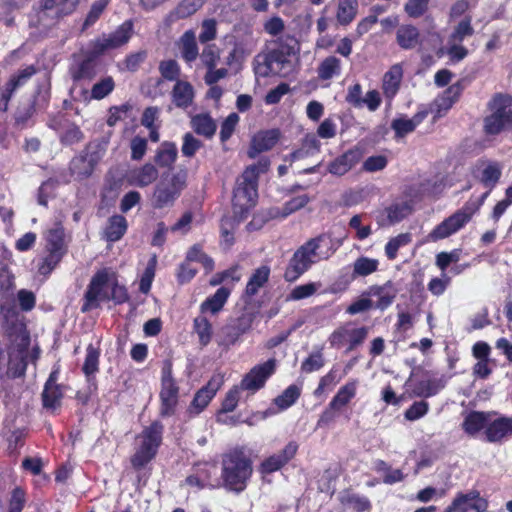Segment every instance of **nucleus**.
I'll list each match as a JSON object with an SVG mask.
<instances>
[{
	"label": "nucleus",
	"mask_w": 512,
	"mask_h": 512,
	"mask_svg": "<svg viewBox=\"0 0 512 512\" xmlns=\"http://www.w3.org/2000/svg\"><path fill=\"white\" fill-rule=\"evenodd\" d=\"M297 46V40L291 36L274 41L267 51L255 56L253 61L255 74L261 77H268L271 74L287 77L292 70L289 58L296 53Z\"/></svg>",
	"instance_id": "1"
},
{
	"label": "nucleus",
	"mask_w": 512,
	"mask_h": 512,
	"mask_svg": "<svg viewBox=\"0 0 512 512\" xmlns=\"http://www.w3.org/2000/svg\"><path fill=\"white\" fill-rule=\"evenodd\" d=\"M221 482L211 487H224L227 491L241 493L247 487L252 476L253 467L251 459L240 448H234L222 455Z\"/></svg>",
	"instance_id": "2"
},
{
	"label": "nucleus",
	"mask_w": 512,
	"mask_h": 512,
	"mask_svg": "<svg viewBox=\"0 0 512 512\" xmlns=\"http://www.w3.org/2000/svg\"><path fill=\"white\" fill-rule=\"evenodd\" d=\"M80 0H41L40 7L29 17V26L47 35L59 21L72 14Z\"/></svg>",
	"instance_id": "3"
},
{
	"label": "nucleus",
	"mask_w": 512,
	"mask_h": 512,
	"mask_svg": "<svg viewBox=\"0 0 512 512\" xmlns=\"http://www.w3.org/2000/svg\"><path fill=\"white\" fill-rule=\"evenodd\" d=\"M330 242L325 234H321L300 246L289 260L284 273L285 280L288 282L297 280L316 262V259L322 258V253L319 251L321 244L328 245Z\"/></svg>",
	"instance_id": "4"
},
{
	"label": "nucleus",
	"mask_w": 512,
	"mask_h": 512,
	"mask_svg": "<svg viewBox=\"0 0 512 512\" xmlns=\"http://www.w3.org/2000/svg\"><path fill=\"white\" fill-rule=\"evenodd\" d=\"M187 179L188 170L186 168H180L171 175L168 173L162 174L153 192L152 206L155 209L173 206L186 188Z\"/></svg>",
	"instance_id": "5"
},
{
	"label": "nucleus",
	"mask_w": 512,
	"mask_h": 512,
	"mask_svg": "<svg viewBox=\"0 0 512 512\" xmlns=\"http://www.w3.org/2000/svg\"><path fill=\"white\" fill-rule=\"evenodd\" d=\"M108 281L109 275L105 270H100L94 274L84 295L85 301L81 307L82 312L85 313L97 307L98 299L113 300L116 304H122L129 299L125 286L119 285L117 282L112 285L111 295L102 293V289L107 285Z\"/></svg>",
	"instance_id": "6"
},
{
	"label": "nucleus",
	"mask_w": 512,
	"mask_h": 512,
	"mask_svg": "<svg viewBox=\"0 0 512 512\" xmlns=\"http://www.w3.org/2000/svg\"><path fill=\"white\" fill-rule=\"evenodd\" d=\"M487 108L490 114L483 120V130L486 135H498L512 124V97L510 95L496 93L488 102Z\"/></svg>",
	"instance_id": "7"
},
{
	"label": "nucleus",
	"mask_w": 512,
	"mask_h": 512,
	"mask_svg": "<svg viewBox=\"0 0 512 512\" xmlns=\"http://www.w3.org/2000/svg\"><path fill=\"white\" fill-rule=\"evenodd\" d=\"M257 166L250 165L242 173L233 191V205L241 211H246L255 205L258 196V173Z\"/></svg>",
	"instance_id": "8"
},
{
	"label": "nucleus",
	"mask_w": 512,
	"mask_h": 512,
	"mask_svg": "<svg viewBox=\"0 0 512 512\" xmlns=\"http://www.w3.org/2000/svg\"><path fill=\"white\" fill-rule=\"evenodd\" d=\"M16 340H19L17 344L10 346L7 352L8 361L5 376L9 379L24 377L28 365L27 359L30 336L25 330H21Z\"/></svg>",
	"instance_id": "9"
},
{
	"label": "nucleus",
	"mask_w": 512,
	"mask_h": 512,
	"mask_svg": "<svg viewBox=\"0 0 512 512\" xmlns=\"http://www.w3.org/2000/svg\"><path fill=\"white\" fill-rule=\"evenodd\" d=\"M178 395L179 387L172 377V363L166 360L162 367L161 391L159 394L161 401L160 415L162 417H169L175 413Z\"/></svg>",
	"instance_id": "10"
},
{
	"label": "nucleus",
	"mask_w": 512,
	"mask_h": 512,
	"mask_svg": "<svg viewBox=\"0 0 512 512\" xmlns=\"http://www.w3.org/2000/svg\"><path fill=\"white\" fill-rule=\"evenodd\" d=\"M475 211L476 208L465 205V207L456 211L454 214L438 224L428 234V239L436 242L438 240L449 237L461 229L467 222H469Z\"/></svg>",
	"instance_id": "11"
},
{
	"label": "nucleus",
	"mask_w": 512,
	"mask_h": 512,
	"mask_svg": "<svg viewBox=\"0 0 512 512\" xmlns=\"http://www.w3.org/2000/svg\"><path fill=\"white\" fill-rule=\"evenodd\" d=\"M102 53L92 44L90 50L85 53L84 58L72 65L69 69V73L74 82L81 80H92L97 75L98 58Z\"/></svg>",
	"instance_id": "12"
},
{
	"label": "nucleus",
	"mask_w": 512,
	"mask_h": 512,
	"mask_svg": "<svg viewBox=\"0 0 512 512\" xmlns=\"http://www.w3.org/2000/svg\"><path fill=\"white\" fill-rule=\"evenodd\" d=\"M277 361L275 358L253 367L241 381V388L244 390L257 391L261 389L266 380L274 374Z\"/></svg>",
	"instance_id": "13"
},
{
	"label": "nucleus",
	"mask_w": 512,
	"mask_h": 512,
	"mask_svg": "<svg viewBox=\"0 0 512 512\" xmlns=\"http://www.w3.org/2000/svg\"><path fill=\"white\" fill-rule=\"evenodd\" d=\"M133 24L126 21L120 25L114 32L104 35L103 38L95 40L92 44L102 53L110 49H116L126 44L131 38Z\"/></svg>",
	"instance_id": "14"
},
{
	"label": "nucleus",
	"mask_w": 512,
	"mask_h": 512,
	"mask_svg": "<svg viewBox=\"0 0 512 512\" xmlns=\"http://www.w3.org/2000/svg\"><path fill=\"white\" fill-rule=\"evenodd\" d=\"M50 101V84H38L33 100L26 107L18 108L15 119L17 123H25L37 109H44Z\"/></svg>",
	"instance_id": "15"
},
{
	"label": "nucleus",
	"mask_w": 512,
	"mask_h": 512,
	"mask_svg": "<svg viewBox=\"0 0 512 512\" xmlns=\"http://www.w3.org/2000/svg\"><path fill=\"white\" fill-rule=\"evenodd\" d=\"M223 383L224 376L220 373L214 374L208 383L196 392L191 402L190 409H193L195 414L202 412Z\"/></svg>",
	"instance_id": "16"
},
{
	"label": "nucleus",
	"mask_w": 512,
	"mask_h": 512,
	"mask_svg": "<svg viewBox=\"0 0 512 512\" xmlns=\"http://www.w3.org/2000/svg\"><path fill=\"white\" fill-rule=\"evenodd\" d=\"M108 141V138H103L101 141L91 142L86 146L85 155L81 156L79 159V161L84 165L83 170L79 171V175L87 178L92 174L95 166L105 154Z\"/></svg>",
	"instance_id": "17"
},
{
	"label": "nucleus",
	"mask_w": 512,
	"mask_h": 512,
	"mask_svg": "<svg viewBox=\"0 0 512 512\" xmlns=\"http://www.w3.org/2000/svg\"><path fill=\"white\" fill-rule=\"evenodd\" d=\"M297 450L298 444L295 441H290L281 451L271 455L261 463V472L265 474H271L280 470L291 459L294 458Z\"/></svg>",
	"instance_id": "18"
},
{
	"label": "nucleus",
	"mask_w": 512,
	"mask_h": 512,
	"mask_svg": "<svg viewBox=\"0 0 512 512\" xmlns=\"http://www.w3.org/2000/svg\"><path fill=\"white\" fill-rule=\"evenodd\" d=\"M363 157V150L359 147H353L335 158L328 165V171L337 176L346 174Z\"/></svg>",
	"instance_id": "19"
},
{
	"label": "nucleus",
	"mask_w": 512,
	"mask_h": 512,
	"mask_svg": "<svg viewBox=\"0 0 512 512\" xmlns=\"http://www.w3.org/2000/svg\"><path fill=\"white\" fill-rule=\"evenodd\" d=\"M398 290L391 281H387L383 285H373L365 293L367 296L378 297L375 308L381 311L387 309L395 300Z\"/></svg>",
	"instance_id": "20"
},
{
	"label": "nucleus",
	"mask_w": 512,
	"mask_h": 512,
	"mask_svg": "<svg viewBox=\"0 0 512 512\" xmlns=\"http://www.w3.org/2000/svg\"><path fill=\"white\" fill-rule=\"evenodd\" d=\"M278 129L267 130L254 136L251 147L248 151L250 158H255L259 153L272 149L279 140Z\"/></svg>",
	"instance_id": "21"
},
{
	"label": "nucleus",
	"mask_w": 512,
	"mask_h": 512,
	"mask_svg": "<svg viewBox=\"0 0 512 512\" xmlns=\"http://www.w3.org/2000/svg\"><path fill=\"white\" fill-rule=\"evenodd\" d=\"M195 96V91L191 83L187 81L178 80L172 91L171 98L173 104L177 108L187 109L192 105Z\"/></svg>",
	"instance_id": "22"
},
{
	"label": "nucleus",
	"mask_w": 512,
	"mask_h": 512,
	"mask_svg": "<svg viewBox=\"0 0 512 512\" xmlns=\"http://www.w3.org/2000/svg\"><path fill=\"white\" fill-rule=\"evenodd\" d=\"M488 442H500L512 435V417H500L489 424L485 430Z\"/></svg>",
	"instance_id": "23"
},
{
	"label": "nucleus",
	"mask_w": 512,
	"mask_h": 512,
	"mask_svg": "<svg viewBox=\"0 0 512 512\" xmlns=\"http://www.w3.org/2000/svg\"><path fill=\"white\" fill-rule=\"evenodd\" d=\"M191 127L198 135L211 139L217 130L214 119L208 113L196 114L191 118Z\"/></svg>",
	"instance_id": "24"
},
{
	"label": "nucleus",
	"mask_w": 512,
	"mask_h": 512,
	"mask_svg": "<svg viewBox=\"0 0 512 512\" xmlns=\"http://www.w3.org/2000/svg\"><path fill=\"white\" fill-rule=\"evenodd\" d=\"M396 41L402 49H413L421 43L419 30L413 25H401L396 32Z\"/></svg>",
	"instance_id": "25"
},
{
	"label": "nucleus",
	"mask_w": 512,
	"mask_h": 512,
	"mask_svg": "<svg viewBox=\"0 0 512 512\" xmlns=\"http://www.w3.org/2000/svg\"><path fill=\"white\" fill-rule=\"evenodd\" d=\"M457 497L462 498V506L466 512H485L488 508V501L480 496L478 490L458 493Z\"/></svg>",
	"instance_id": "26"
},
{
	"label": "nucleus",
	"mask_w": 512,
	"mask_h": 512,
	"mask_svg": "<svg viewBox=\"0 0 512 512\" xmlns=\"http://www.w3.org/2000/svg\"><path fill=\"white\" fill-rule=\"evenodd\" d=\"M178 48L182 58L190 63L198 57V46L195 34L192 30H187L178 41Z\"/></svg>",
	"instance_id": "27"
},
{
	"label": "nucleus",
	"mask_w": 512,
	"mask_h": 512,
	"mask_svg": "<svg viewBox=\"0 0 512 512\" xmlns=\"http://www.w3.org/2000/svg\"><path fill=\"white\" fill-rule=\"evenodd\" d=\"M99 355L100 352L97 348H95L92 344L88 345L82 370L87 377L90 389L91 387L96 389L94 374L98 371Z\"/></svg>",
	"instance_id": "28"
},
{
	"label": "nucleus",
	"mask_w": 512,
	"mask_h": 512,
	"mask_svg": "<svg viewBox=\"0 0 512 512\" xmlns=\"http://www.w3.org/2000/svg\"><path fill=\"white\" fill-rule=\"evenodd\" d=\"M127 230V221L122 215H113L108 219L105 228L107 241L116 242L120 240Z\"/></svg>",
	"instance_id": "29"
},
{
	"label": "nucleus",
	"mask_w": 512,
	"mask_h": 512,
	"mask_svg": "<svg viewBox=\"0 0 512 512\" xmlns=\"http://www.w3.org/2000/svg\"><path fill=\"white\" fill-rule=\"evenodd\" d=\"M270 268L263 265L257 268L251 275L245 289L247 296L252 297L256 295L261 287L269 280Z\"/></svg>",
	"instance_id": "30"
},
{
	"label": "nucleus",
	"mask_w": 512,
	"mask_h": 512,
	"mask_svg": "<svg viewBox=\"0 0 512 512\" xmlns=\"http://www.w3.org/2000/svg\"><path fill=\"white\" fill-rule=\"evenodd\" d=\"M483 169L479 175L480 182L489 190L493 189L498 183L501 174L502 167L498 162H488L484 164Z\"/></svg>",
	"instance_id": "31"
},
{
	"label": "nucleus",
	"mask_w": 512,
	"mask_h": 512,
	"mask_svg": "<svg viewBox=\"0 0 512 512\" xmlns=\"http://www.w3.org/2000/svg\"><path fill=\"white\" fill-rule=\"evenodd\" d=\"M230 294V290L226 287H220L213 296L208 297L202 304H201V312H207L210 311L211 313L215 314L219 312L224 304L226 303L228 297Z\"/></svg>",
	"instance_id": "32"
},
{
	"label": "nucleus",
	"mask_w": 512,
	"mask_h": 512,
	"mask_svg": "<svg viewBox=\"0 0 512 512\" xmlns=\"http://www.w3.org/2000/svg\"><path fill=\"white\" fill-rule=\"evenodd\" d=\"M177 147L173 142H164L156 152L154 161L160 167H171L177 158Z\"/></svg>",
	"instance_id": "33"
},
{
	"label": "nucleus",
	"mask_w": 512,
	"mask_h": 512,
	"mask_svg": "<svg viewBox=\"0 0 512 512\" xmlns=\"http://www.w3.org/2000/svg\"><path fill=\"white\" fill-rule=\"evenodd\" d=\"M401 79H402L401 67L399 65L392 66L390 68V70L388 72H386L384 75V80H383L384 93L389 97L394 96L399 89Z\"/></svg>",
	"instance_id": "34"
},
{
	"label": "nucleus",
	"mask_w": 512,
	"mask_h": 512,
	"mask_svg": "<svg viewBox=\"0 0 512 512\" xmlns=\"http://www.w3.org/2000/svg\"><path fill=\"white\" fill-rule=\"evenodd\" d=\"M163 430L164 426L160 421L152 422L150 426L146 427L142 432V443L150 445L158 451V448L162 443Z\"/></svg>",
	"instance_id": "35"
},
{
	"label": "nucleus",
	"mask_w": 512,
	"mask_h": 512,
	"mask_svg": "<svg viewBox=\"0 0 512 512\" xmlns=\"http://www.w3.org/2000/svg\"><path fill=\"white\" fill-rule=\"evenodd\" d=\"M43 407L54 411L61 406L63 392L61 386L44 387L41 394Z\"/></svg>",
	"instance_id": "36"
},
{
	"label": "nucleus",
	"mask_w": 512,
	"mask_h": 512,
	"mask_svg": "<svg viewBox=\"0 0 512 512\" xmlns=\"http://www.w3.org/2000/svg\"><path fill=\"white\" fill-rule=\"evenodd\" d=\"M487 422L485 413L473 411L470 412L462 423V428L469 435H475L482 430Z\"/></svg>",
	"instance_id": "37"
},
{
	"label": "nucleus",
	"mask_w": 512,
	"mask_h": 512,
	"mask_svg": "<svg viewBox=\"0 0 512 512\" xmlns=\"http://www.w3.org/2000/svg\"><path fill=\"white\" fill-rule=\"evenodd\" d=\"M357 381L353 380L345 384L339 389L337 394L331 400V407H337L341 409L349 403V401L356 394Z\"/></svg>",
	"instance_id": "38"
},
{
	"label": "nucleus",
	"mask_w": 512,
	"mask_h": 512,
	"mask_svg": "<svg viewBox=\"0 0 512 512\" xmlns=\"http://www.w3.org/2000/svg\"><path fill=\"white\" fill-rule=\"evenodd\" d=\"M157 454V450L150 445L141 443L131 458L132 466L139 470L146 466Z\"/></svg>",
	"instance_id": "39"
},
{
	"label": "nucleus",
	"mask_w": 512,
	"mask_h": 512,
	"mask_svg": "<svg viewBox=\"0 0 512 512\" xmlns=\"http://www.w3.org/2000/svg\"><path fill=\"white\" fill-rule=\"evenodd\" d=\"M357 7V0H340L337 11L338 22L342 25L352 22L356 16Z\"/></svg>",
	"instance_id": "40"
},
{
	"label": "nucleus",
	"mask_w": 512,
	"mask_h": 512,
	"mask_svg": "<svg viewBox=\"0 0 512 512\" xmlns=\"http://www.w3.org/2000/svg\"><path fill=\"white\" fill-rule=\"evenodd\" d=\"M462 91L463 86L461 82H457L451 85L448 89L444 91L442 97L437 100L438 110L447 111L448 109H450L453 103L457 101Z\"/></svg>",
	"instance_id": "41"
},
{
	"label": "nucleus",
	"mask_w": 512,
	"mask_h": 512,
	"mask_svg": "<svg viewBox=\"0 0 512 512\" xmlns=\"http://www.w3.org/2000/svg\"><path fill=\"white\" fill-rule=\"evenodd\" d=\"M193 328L199 337L200 345L207 346L212 338V325L209 320L204 316H198L194 319Z\"/></svg>",
	"instance_id": "42"
},
{
	"label": "nucleus",
	"mask_w": 512,
	"mask_h": 512,
	"mask_svg": "<svg viewBox=\"0 0 512 512\" xmlns=\"http://www.w3.org/2000/svg\"><path fill=\"white\" fill-rule=\"evenodd\" d=\"M48 255L43 259L41 265L38 268V272L41 275H49L55 267L60 263L66 250L47 249Z\"/></svg>",
	"instance_id": "43"
},
{
	"label": "nucleus",
	"mask_w": 512,
	"mask_h": 512,
	"mask_svg": "<svg viewBox=\"0 0 512 512\" xmlns=\"http://www.w3.org/2000/svg\"><path fill=\"white\" fill-rule=\"evenodd\" d=\"M64 227L61 223H56L46 234L47 249L66 250L64 243Z\"/></svg>",
	"instance_id": "44"
},
{
	"label": "nucleus",
	"mask_w": 512,
	"mask_h": 512,
	"mask_svg": "<svg viewBox=\"0 0 512 512\" xmlns=\"http://www.w3.org/2000/svg\"><path fill=\"white\" fill-rule=\"evenodd\" d=\"M241 335L243 334L239 330V327L237 328L230 320L221 328L218 343L221 346L230 347L238 341Z\"/></svg>",
	"instance_id": "45"
},
{
	"label": "nucleus",
	"mask_w": 512,
	"mask_h": 512,
	"mask_svg": "<svg viewBox=\"0 0 512 512\" xmlns=\"http://www.w3.org/2000/svg\"><path fill=\"white\" fill-rule=\"evenodd\" d=\"M340 71V60L335 56L325 58L318 67V77L329 80Z\"/></svg>",
	"instance_id": "46"
},
{
	"label": "nucleus",
	"mask_w": 512,
	"mask_h": 512,
	"mask_svg": "<svg viewBox=\"0 0 512 512\" xmlns=\"http://www.w3.org/2000/svg\"><path fill=\"white\" fill-rule=\"evenodd\" d=\"M387 218L390 224L402 221L412 212V207L407 202L395 203L386 208Z\"/></svg>",
	"instance_id": "47"
},
{
	"label": "nucleus",
	"mask_w": 512,
	"mask_h": 512,
	"mask_svg": "<svg viewBox=\"0 0 512 512\" xmlns=\"http://www.w3.org/2000/svg\"><path fill=\"white\" fill-rule=\"evenodd\" d=\"M114 88V79L111 76H107L92 86L90 98L101 100L108 96L114 90Z\"/></svg>",
	"instance_id": "48"
},
{
	"label": "nucleus",
	"mask_w": 512,
	"mask_h": 512,
	"mask_svg": "<svg viewBox=\"0 0 512 512\" xmlns=\"http://www.w3.org/2000/svg\"><path fill=\"white\" fill-rule=\"evenodd\" d=\"M203 5V0H183L172 12L176 19H184L194 14Z\"/></svg>",
	"instance_id": "49"
},
{
	"label": "nucleus",
	"mask_w": 512,
	"mask_h": 512,
	"mask_svg": "<svg viewBox=\"0 0 512 512\" xmlns=\"http://www.w3.org/2000/svg\"><path fill=\"white\" fill-rule=\"evenodd\" d=\"M353 277L367 276L378 268V261L367 257H359L353 265Z\"/></svg>",
	"instance_id": "50"
},
{
	"label": "nucleus",
	"mask_w": 512,
	"mask_h": 512,
	"mask_svg": "<svg viewBox=\"0 0 512 512\" xmlns=\"http://www.w3.org/2000/svg\"><path fill=\"white\" fill-rule=\"evenodd\" d=\"M300 397V389L296 385L287 387L281 395L275 398L274 402L280 409H287Z\"/></svg>",
	"instance_id": "51"
},
{
	"label": "nucleus",
	"mask_w": 512,
	"mask_h": 512,
	"mask_svg": "<svg viewBox=\"0 0 512 512\" xmlns=\"http://www.w3.org/2000/svg\"><path fill=\"white\" fill-rule=\"evenodd\" d=\"M341 502L356 512H364L369 510L371 507L370 502L366 497H361L356 494L346 493L342 495Z\"/></svg>",
	"instance_id": "52"
},
{
	"label": "nucleus",
	"mask_w": 512,
	"mask_h": 512,
	"mask_svg": "<svg viewBox=\"0 0 512 512\" xmlns=\"http://www.w3.org/2000/svg\"><path fill=\"white\" fill-rule=\"evenodd\" d=\"M157 168L150 163L145 164L136 175V184L139 187H146L158 178Z\"/></svg>",
	"instance_id": "53"
},
{
	"label": "nucleus",
	"mask_w": 512,
	"mask_h": 512,
	"mask_svg": "<svg viewBox=\"0 0 512 512\" xmlns=\"http://www.w3.org/2000/svg\"><path fill=\"white\" fill-rule=\"evenodd\" d=\"M411 241V235L402 233L391 238L385 246V253L388 259L393 260L397 256V252L401 246L407 245Z\"/></svg>",
	"instance_id": "54"
},
{
	"label": "nucleus",
	"mask_w": 512,
	"mask_h": 512,
	"mask_svg": "<svg viewBox=\"0 0 512 512\" xmlns=\"http://www.w3.org/2000/svg\"><path fill=\"white\" fill-rule=\"evenodd\" d=\"M159 72L165 80L177 82L179 80L181 70L176 60L170 59L160 62Z\"/></svg>",
	"instance_id": "55"
},
{
	"label": "nucleus",
	"mask_w": 512,
	"mask_h": 512,
	"mask_svg": "<svg viewBox=\"0 0 512 512\" xmlns=\"http://www.w3.org/2000/svg\"><path fill=\"white\" fill-rule=\"evenodd\" d=\"M474 29L471 26L470 20H462L455 27L453 33L450 35L448 42L461 43L466 37L472 36Z\"/></svg>",
	"instance_id": "56"
},
{
	"label": "nucleus",
	"mask_w": 512,
	"mask_h": 512,
	"mask_svg": "<svg viewBox=\"0 0 512 512\" xmlns=\"http://www.w3.org/2000/svg\"><path fill=\"white\" fill-rule=\"evenodd\" d=\"M203 146V143L195 138L192 133H185L183 136V144L181 152L183 156L192 158L196 152Z\"/></svg>",
	"instance_id": "57"
},
{
	"label": "nucleus",
	"mask_w": 512,
	"mask_h": 512,
	"mask_svg": "<svg viewBox=\"0 0 512 512\" xmlns=\"http://www.w3.org/2000/svg\"><path fill=\"white\" fill-rule=\"evenodd\" d=\"M443 387L438 380H421L416 385V392L421 397H431Z\"/></svg>",
	"instance_id": "58"
},
{
	"label": "nucleus",
	"mask_w": 512,
	"mask_h": 512,
	"mask_svg": "<svg viewBox=\"0 0 512 512\" xmlns=\"http://www.w3.org/2000/svg\"><path fill=\"white\" fill-rule=\"evenodd\" d=\"M107 4L108 0H97L92 4L87 14V17L83 23L82 30L87 29L89 26L93 25L99 19L100 15L105 10Z\"/></svg>",
	"instance_id": "59"
},
{
	"label": "nucleus",
	"mask_w": 512,
	"mask_h": 512,
	"mask_svg": "<svg viewBox=\"0 0 512 512\" xmlns=\"http://www.w3.org/2000/svg\"><path fill=\"white\" fill-rule=\"evenodd\" d=\"M39 71L38 67L35 65H29L17 72V74L13 75L9 82L12 83V87H20L25 84L33 75H35Z\"/></svg>",
	"instance_id": "60"
},
{
	"label": "nucleus",
	"mask_w": 512,
	"mask_h": 512,
	"mask_svg": "<svg viewBox=\"0 0 512 512\" xmlns=\"http://www.w3.org/2000/svg\"><path fill=\"white\" fill-rule=\"evenodd\" d=\"M368 335L367 327H360L352 330H348L347 336L349 337V346L346 353L353 351L356 347L360 346Z\"/></svg>",
	"instance_id": "61"
},
{
	"label": "nucleus",
	"mask_w": 512,
	"mask_h": 512,
	"mask_svg": "<svg viewBox=\"0 0 512 512\" xmlns=\"http://www.w3.org/2000/svg\"><path fill=\"white\" fill-rule=\"evenodd\" d=\"M391 128L395 131L396 137L402 138L413 132L416 126L412 119L397 118L392 121Z\"/></svg>",
	"instance_id": "62"
},
{
	"label": "nucleus",
	"mask_w": 512,
	"mask_h": 512,
	"mask_svg": "<svg viewBox=\"0 0 512 512\" xmlns=\"http://www.w3.org/2000/svg\"><path fill=\"white\" fill-rule=\"evenodd\" d=\"M238 122L239 116L237 113L229 114L228 117L222 122L220 130L221 142H226L232 136Z\"/></svg>",
	"instance_id": "63"
},
{
	"label": "nucleus",
	"mask_w": 512,
	"mask_h": 512,
	"mask_svg": "<svg viewBox=\"0 0 512 512\" xmlns=\"http://www.w3.org/2000/svg\"><path fill=\"white\" fill-rule=\"evenodd\" d=\"M428 4L429 0H408L404 10L410 17L418 18L427 11Z\"/></svg>",
	"instance_id": "64"
}]
</instances>
